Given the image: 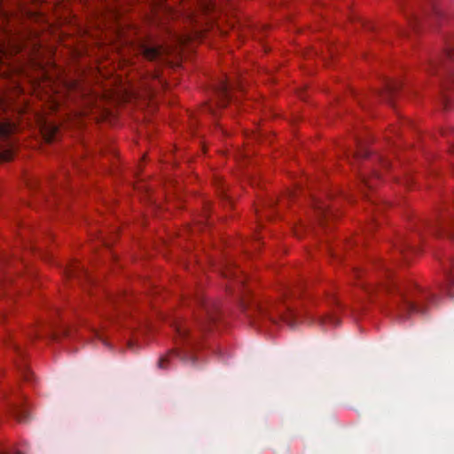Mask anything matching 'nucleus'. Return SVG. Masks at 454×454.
I'll list each match as a JSON object with an SVG mask.
<instances>
[{"instance_id":"nucleus-1","label":"nucleus","mask_w":454,"mask_h":454,"mask_svg":"<svg viewBox=\"0 0 454 454\" xmlns=\"http://www.w3.org/2000/svg\"><path fill=\"white\" fill-rule=\"evenodd\" d=\"M58 131V128L52 123H44L41 127V133L47 142H51Z\"/></svg>"},{"instance_id":"nucleus-2","label":"nucleus","mask_w":454,"mask_h":454,"mask_svg":"<svg viewBox=\"0 0 454 454\" xmlns=\"http://www.w3.org/2000/svg\"><path fill=\"white\" fill-rule=\"evenodd\" d=\"M16 127L10 121L0 122V137H5L15 130Z\"/></svg>"},{"instance_id":"nucleus-3","label":"nucleus","mask_w":454,"mask_h":454,"mask_svg":"<svg viewBox=\"0 0 454 454\" xmlns=\"http://www.w3.org/2000/svg\"><path fill=\"white\" fill-rule=\"evenodd\" d=\"M13 147H7L0 151V162L9 161L14 156Z\"/></svg>"},{"instance_id":"nucleus-4","label":"nucleus","mask_w":454,"mask_h":454,"mask_svg":"<svg viewBox=\"0 0 454 454\" xmlns=\"http://www.w3.org/2000/svg\"><path fill=\"white\" fill-rule=\"evenodd\" d=\"M157 54V51L155 50H146L145 51V55L148 59H153Z\"/></svg>"}]
</instances>
